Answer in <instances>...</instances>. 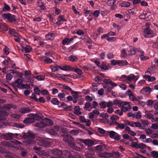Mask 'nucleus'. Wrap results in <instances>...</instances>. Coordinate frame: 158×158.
Instances as JSON below:
<instances>
[{
  "label": "nucleus",
  "mask_w": 158,
  "mask_h": 158,
  "mask_svg": "<svg viewBox=\"0 0 158 158\" xmlns=\"http://www.w3.org/2000/svg\"><path fill=\"white\" fill-rule=\"evenodd\" d=\"M10 10V6L6 3H4V6L3 8V11H9Z\"/></svg>",
  "instance_id": "nucleus-32"
},
{
  "label": "nucleus",
  "mask_w": 158,
  "mask_h": 158,
  "mask_svg": "<svg viewBox=\"0 0 158 158\" xmlns=\"http://www.w3.org/2000/svg\"><path fill=\"white\" fill-rule=\"evenodd\" d=\"M121 101L118 100H115L114 101L113 104L117 105H118L119 106H121L122 105V102H121Z\"/></svg>",
  "instance_id": "nucleus-43"
},
{
  "label": "nucleus",
  "mask_w": 158,
  "mask_h": 158,
  "mask_svg": "<svg viewBox=\"0 0 158 158\" xmlns=\"http://www.w3.org/2000/svg\"><path fill=\"white\" fill-rule=\"evenodd\" d=\"M45 76L42 75H40L35 77V78L38 81H42L44 79Z\"/></svg>",
  "instance_id": "nucleus-46"
},
{
  "label": "nucleus",
  "mask_w": 158,
  "mask_h": 158,
  "mask_svg": "<svg viewBox=\"0 0 158 158\" xmlns=\"http://www.w3.org/2000/svg\"><path fill=\"white\" fill-rule=\"evenodd\" d=\"M51 102L55 105H58L60 103V102L56 98H52L51 99Z\"/></svg>",
  "instance_id": "nucleus-31"
},
{
  "label": "nucleus",
  "mask_w": 158,
  "mask_h": 158,
  "mask_svg": "<svg viewBox=\"0 0 158 158\" xmlns=\"http://www.w3.org/2000/svg\"><path fill=\"white\" fill-rule=\"evenodd\" d=\"M98 103L96 101H93L92 103V106L91 108V109H92L93 108H95L98 105Z\"/></svg>",
  "instance_id": "nucleus-62"
},
{
  "label": "nucleus",
  "mask_w": 158,
  "mask_h": 158,
  "mask_svg": "<svg viewBox=\"0 0 158 158\" xmlns=\"http://www.w3.org/2000/svg\"><path fill=\"white\" fill-rule=\"evenodd\" d=\"M144 78L147 81L149 82H152L156 80V78L155 77L153 76L151 77L149 75H144Z\"/></svg>",
  "instance_id": "nucleus-16"
},
{
  "label": "nucleus",
  "mask_w": 158,
  "mask_h": 158,
  "mask_svg": "<svg viewBox=\"0 0 158 158\" xmlns=\"http://www.w3.org/2000/svg\"><path fill=\"white\" fill-rule=\"evenodd\" d=\"M135 76L133 74H131V75L127 76L126 75H123L119 79H122L123 78H124V80L130 81L134 79Z\"/></svg>",
  "instance_id": "nucleus-7"
},
{
  "label": "nucleus",
  "mask_w": 158,
  "mask_h": 158,
  "mask_svg": "<svg viewBox=\"0 0 158 158\" xmlns=\"http://www.w3.org/2000/svg\"><path fill=\"white\" fill-rule=\"evenodd\" d=\"M6 150L4 147L0 146V153L3 154L6 152Z\"/></svg>",
  "instance_id": "nucleus-64"
},
{
  "label": "nucleus",
  "mask_w": 158,
  "mask_h": 158,
  "mask_svg": "<svg viewBox=\"0 0 158 158\" xmlns=\"http://www.w3.org/2000/svg\"><path fill=\"white\" fill-rule=\"evenodd\" d=\"M98 155L101 157L106 158H110V153L107 152L100 153Z\"/></svg>",
  "instance_id": "nucleus-24"
},
{
  "label": "nucleus",
  "mask_w": 158,
  "mask_h": 158,
  "mask_svg": "<svg viewBox=\"0 0 158 158\" xmlns=\"http://www.w3.org/2000/svg\"><path fill=\"white\" fill-rule=\"evenodd\" d=\"M83 143L88 147H90L94 144V142L91 139H84Z\"/></svg>",
  "instance_id": "nucleus-13"
},
{
  "label": "nucleus",
  "mask_w": 158,
  "mask_h": 158,
  "mask_svg": "<svg viewBox=\"0 0 158 158\" xmlns=\"http://www.w3.org/2000/svg\"><path fill=\"white\" fill-rule=\"evenodd\" d=\"M63 76L66 77H70L71 78H77V75L75 74L72 73L70 74H63Z\"/></svg>",
  "instance_id": "nucleus-48"
},
{
  "label": "nucleus",
  "mask_w": 158,
  "mask_h": 158,
  "mask_svg": "<svg viewBox=\"0 0 158 158\" xmlns=\"http://www.w3.org/2000/svg\"><path fill=\"white\" fill-rule=\"evenodd\" d=\"M80 156L71 152L69 154L67 158H80Z\"/></svg>",
  "instance_id": "nucleus-34"
},
{
  "label": "nucleus",
  "mask_w": 158,
  "mask_h": 158,
  "mask_svg": "<svg viewBox=\"0 0 158 158\" xmlns=\"http://www.w3.org/2000/svg\"><path fill=\"white\" fill-rule=\"evenodd\" d=\"M99 105L101 109H105L106 107V102L105 101L101 102L99 103Z\"/></svg>",
  "instance_id": "nucleus-40"
},
{
  "label": "nucleus",
  "mask_w": 158,
  "mask_h": 158,
  "mask_svg": "<svg viewBox=\"0 0 158 158\" xmlns=\"http://www.w3.org/2000/svg\"><path fill=\"white\" fill-rule=\"evenodd\" d=\"M145 117L148 119L152 118L153 120H154L155 118H153V115L151 113H147L145 115Z\"/></svg>",
  "instance_id": "nucleus-45"
},
{
  "label": "nucleus",
  "mask_w": 158,
  "mask_h": 158,
  "mask_svg": "<svg viewBox=\"0 0 158 158\" xmlns=\"http://www.w3.org/2000/svg\"><path fill=\"white\" fill-rule=\"evenodd\" d=\"M129 52L131 54L135 55V48L131 46H130L129 47Z\"/></svg>",
  "instance_id": "nucleus-33"
},
{
  "label": "nucleus",
  "mask_w": 158,
  "mask_h": 158,
  "mask_svg": "<svg viewBox=\"0 0 158 158\" xmlns=\"http://www.w3.org/2000/svg\"><path fill=\"white\" fill-rule=\"evenodd\" d=\"M137 10L134 8L130 9L128 10L129 13L131 15H133L136 14Z\"/></svg>",
  "instance_id": "nucleus-38"
},
{
  "label": "nucleus",
  "mask_w": 158,
  "mask_h": 158,
  "mask_svg": "<svg viewBox=\"0 0 158 158\" xmlns=\"http://www.w3.org/2000/svg\"><path fill=\"white\" fill-rule=\"evenodd\" d=\"M98 132L101 134H106L107 135V131L104 130L103 129L99 127L98 128Z\"/></svg>",
  "instance_id": "nucleus-44"
},
{
  "label": "nucleus",
  "mask_w": 158,
  "mask_h": 158,
  "mask_svg": "<svg viewBox=\"0 0 158 158\" xmlns=\"http://www.w3.org/2000/svg\"><path fill=\"white\" fill-rule=\"evenodd\" d=\"M31 50V48L29 45H27L24 48V51L25 53L29 52Z\"/></svg>",
  "instance_id": "nucleus-49"
},
{
  "label": "nucleus",
  "mask_w": 158,
  "mask_h": 158,
  "mask_svg": "<svg viewBox=\"0 0 158 158\" xmlns=\"http://www.w3.org/2000/svg\"><path fill=\"white\" fill-rule=\"evenodd\" d=\"M103 150V146L102 145L97 146L95 148V151L97 152H100Z\"/></svg>",
  "instance_id": "nucleus-25"
},
{
  "label": "nucleus",
  "mask_w": 158,
  "mask_h": 158,
  "mask_svg": "<svg viewBox=\"0 0 158 158\" xmlns=\"http://www.w3.org/2000/svg\"><path fill=\"white\" fill-rule=\"evenodd\" d=\"M71 92V94H72L73 97L74 99H77L78 98V94H79V92L77 91H74L72 90Z\"/></svg>",
  "instance_id": "nucleus-30"
},
{
  "label": "nucleus",
  "mask_w": 158,
  "mask_h": 158,
  "mask_svg": "<svg viewBox=\"0 0 158 158\" xmlns=\"http://www.w3.org/2000/svg\"><path fill=\"white\" fill-rule=\"evenodd\" d=\"M8 29H9L8 31L9 33L11 35H13V34H17L15 30L14 29H12L10 27H7Z\"/></svg>",
  "instance_id": "nucleus-36"
},
{
  "label": "nucleus",
  "mask_w": 158,
  "mask_h": 158,
  "mask_svg": "<svg viewBox=\"0 0 158 158\" xmlns=\"http://www.w3.org/2000/svg\"><path fill=\"white\" fill-rule=\"evenodd\" d=\"M103 81L106 84H110L112 86L115 87L117 86V84L113 82L110 79H104Z\"/></svg>",
  "instance_id": "nucleus-12"
},
{
  "label": "nucleus",
  "mask_w": 158,
  "mask_h": 158,
  "mask_svg": "<svg viewBox=\"0 0 158 158\" xmlns=\"http://www.w3.org/2000/svg\"><path fill=\"white\" fill-rule=\"evenodd\" d=\"M69 59L72 62L76 61L78 60V58L77 57L73 55H70L69 57Z\"/></svg>",
  "instance_id": "nucleus-39"
},
{
  "label": "nucleus",
  "mask_w": 158,
  "mask_h": 158,
  "mask_svg": "<svg viewBox=\"0 0 158 158\" xmlns=\"http://www.w3.org/2000/svg\"><path fill=\"white\" fill-rule=\"evenodd\" d=\"M100 68L104 70H107L108 69V67L106 65H105L104 63H103L100 66Z\"/></svg>",
  "instance_id": "nucleus-59"
},
{
  "label": "nucleus",
  "mask_w": 158,
  "mask_h": 158,
  "mask_svg": "<svg viewBox=\"0 0 158 158\" xmlns=\"http://www.w3.org/2000/svg\"><path fill=\"white\" fill-rule=\"evenodd\" d=\"M139 145L137 142H132L131 143V146L132 147L135 148V149H138Z\"/></svg>",
  "instance_id": "nucleus-41"
},
{
  "label": "nucleus",
  "mask_w": 158,
  "mask_h": 158,
  "mask_svg": "<svg viewBox=\"0 0 158 158\" xmlns=\"http://www.w3.org/2000/svg\"><path fill=\"white\" fill-rule=\"evenodd\" d=\"M52 153L56 156H60L62 154V152L59 149H54L52 150Z\"/></svg>",
  "instance_id": "nucleus-19"
},
{
  "label": "nucleus",
  "mask_w": 158,
  "mask_h": 158,
  "mask_svg": "<svg viewBox=\"0 0 158 158\" xmlns=\"http://www.w3.org/2000/svg\"><path fill=\"white\" fill-rule=\"evenodd\" d=\"M31 116H32L34 119L36 120L39 119L40 118V116L37 114H31Z\"/></svg>",
  "instance_id": "nucleus-61"
},
{
  "label": "nucleus",
  "mask_w": 158,
  "mask_h": 158,
  "mask_svg": "<svg viewBox=\"0 0 158 158\" xmlns=\"http://www.w3.org/2000/svg\"><path fill=\"white\" fill-rule=\"evenodd\" d=\"M79 133V131L78 130L74 129L70 131V134L75 136L77 135Z\"/></svg>",
  "instance_id": "nucleus-42"
},
{
  "label": "nucleus",
  "mask_w": 158,
  "mask_h": 158,
  "mask_svg": "<svg viewBox=\"0 0 158 158\" xmlns=\"http://www.w3.org/2000/svg\"><path fill=\"white\" fill-rule=\"evenodd\" d=\"M56 35V33H55L48 34L46 35L45 38L47 40H52L54 39V37Z\"/></svg>",
  "instance_id": "nucleus-11"
},
{
  "label": "nucleus",
  "mask_w": 158,
  "mask_h": 158,
  "mask_svg": "<svg viewBox=\"0 0 158 158\" xmlns=\"http://www.w3.org/2000/svg\"><path fill=\"white\" fill-rule=\"evenodd\" d=\"M23 80L21 78L18 79L15 81V83L18 84L17 87H20V85L23 82Z\"/></svg>",
  "instance_id": "nucleus-51"
},
{
  "label": "nucleus",
  "mask_w": 158,
  "mask_h": 158,
  "mask_svg": "<svg viewBox=\"0 0 158 158\" xmlns=\"http://www.w3.org/2000/svg\"><path fill=\"white\" fill-rule=\"evenodd\" d=\"M62 92L63 93H60L58 94L57 97L59 98L60 101H65V102H67V101H65V98H64V99H63V98H65V94L64 93V92H65V91L62 90Z\"/></svg>",
  "instance_id": "nucleus-14"
},
{
  "label": "nucleus",
  "mask_w": 158,
  "mask_h": 158,
  "mask_svg": "<svg viewBox=\"0 0 158 158\" xmlns=\"http://www.w3.org/2000/svg\"><path fill=\"white\" fill-rule=\"evenodd\" d=\"M30 111V109L28 107H24L21 108L20 110V112L23 114L29 113Z\"/></svg>",
  "instance_id": "nucleus-21"
},
{
  "label": "nucleus",
  "mask_w": 158,
  "mask_h": 158,
  "mask_svg": "<svg viewBox=\"0 0 158 158\" xmlns=\"http://www.w3.org/2000/svg\"><path fill=\"white\" fill-rule=\"evenodd\" d=\"M150 153L151 154V156L154 157L158 158V152L153 151Z\"/></svg>",
  "instance_id": "nucleus-53"
},
{
  "label": "nucleus",
  "mask_w": 158,
  "mask_h": 158,
  "mask_svg": "<svg viewBox=\"0 0 158 158\" xmlns=\"http://www.w3.org/2000/svg\"><path fill=\"white\" fill-rule=\"evenodd\" d=\"M130 109V106H128L127 107H125L124 106H122V107L121 108V110L122 112H126L128 111Z\"/></svg>",
  "instance_id": "nucleus-57"
},
{
  "label": "nucleus",
  "mask_w": 158,
  "mask_h": 158,
  "mask_svg": "<svg viewBox=\"0 0 158 158\" xmlns=\"http://www.w3.org/2000/svg\"><path fill=\"white\" fill-rule=\"evenodd\" d=\"M146 27L144 29L143 36L145 38H151L154 37L156 34L155 32L150 28V25L148 23L145 24Z\"/></svg>",
  "instance_id": "nucleus-3"
},
{
  "label": "nucleus",
  "mask_w": 158,
  "mask_h": 158,
  "mask_svg": "<svg viewBox=\"0 0 158 158\" xmlns=\"http://www.w3.org/2000/svg\"><path fill=\"white\" fill-rule=\"evenodd\" d=\"M85 156L86 158H94V153L91 152H85Z\"/></svg>",
  "instance_id": "nucleus-20"
},
{
  "label": "nucleus",
  "mask_w": 158,
  "mask_h": 158,
  "mask_svg": "<svg viewBox=\"0 0 158 158\" xmlns=\"http://www.w3.org/2000/svg\"><path fill=\"white\" fill-rule=\"evenodd\" d=\"M91 103L89 102H87L85 104V106L83 108L85 110H86L89 108L91 109Z\"/></svg>",
  "instance_id": "nucleus-50"
},
{
  "label": "nucleus",
  "mask_w": 158,
  "mask_h": 158,
  "mask_svg": "<svg viewBox=\"0 0 158 158\" xmlns=\"http://www.w3.org/2000/svg\"><path fill=\"white\" fill-rule=\"evenodd\" d=\"M22 138L27 139L26 142L27 144H31L35 143V141L34 140L35 136V134L32 132L28 131V133H25L23 135H21Z\"/></svg>",
  "instance_id": "nucleus-2"
},
{
  "label": "nucleus",
  "mask_w": 158,
  "mask_h": 158,
  "mask_svg": "<svg viewBox=\"0 0 158 158\" xmlns=\"http://www.w3.org/2000/svg\"><path fill=\"white\" fill-rule=\"evenodd\" d=\"M107 135L108 134L109 135L110 138L114 139L115 135L116 134V132L113 131H107Z\"/></svg>",
  "instance_id": "nucleus-28"
},
{
  "label": "nucleus",
  "mask_w": 158,
  "mask_h": 158,
  "mask_svg": "<svg viewBox=\"0 0 158 158\" xmlns=\"http://www.w3.org/2000/svg\"><path fill=\"white\" fill-rule=\"evenodd\" d=\"M74 72L79 75H81L82 73V71L79 68L75 69H74Z\"/></svg>",
  "instance_id": "nucleus-63"
},
{
  "label": "nucleus",
  "mask_w": 158,
  "mask_h": 158,
  "mask_svg": "<svg viewBox=\"0 0 158 158\" xmlns=\"http://www.w3.org/2000/svg\"><path fill=\"white\" fill-rule=\"evenodd\" d=\"M147 146L143 143H140L139 145L138 148L144 149L146 148Z\"/></svg>",
  "instance_id": "nucleus-58"
},
{
  "label": "nucleus",
  "mask_w": 158,
  "mask_h": 158,
  "mask_svg": "<svg viewBox=\"0 0 158 158\" xmlns=\"http://www.w3.org/2000/svg\"><path fill=\"white\" fill-rule=\"evenodd\" d=\"M73 40L74 38L73 37H72L70 39L66 38L62 40V44L64 45H70L73 43Z\"/></svg>",
  "instance_id": "nucleus-9"
},
{
  "label": "nucleus",
  "mask_w": 158,
  "mask_h": 158,
  "mask_svg": "<svg viewBox=\"0 0 158 158\" xmlns=\"http://www.w3.org/2000/svg\"><path fill=\"white\" fill-rule=\"evenodd\" d=\"M120 154L118 152H114L113 153H110V156L114 158H117L120 156Z\"/></svg>",
  "instance_id": "nucleus-29"
},
{
  "label": "nucleus",
  "mask_w": 158,
  "mask_h": 158,
  "mask_svg": "<svg viewBox=\"0 0 158 158\" xmlns=\"http://www.w3.org/2000/svg\"><path fill=\"white\" fill-rule=\"evenodd\" d=\"M34 121V119L29 118H27L23 120V122L26 124H30Z\"/></svg>",
  "instance_id": "nucleus-26"
},
{
  "label": "nucleus",
  "mask_w": 158,
  "mask_h": 158,
  "mask_svg": "<svg viewBox=\"0 0 158 158\" xmlns=\"http://www.w3.org/2000/svg\"><path fill=\"white\" fill-rule=\"evenodd\" d=\"M107 58L109 59H111L114 58V56L111 52H109L106 54Z\"/></svg>",
  "instance_id": "nucleus-54"
},
{
  "label": "nucleus",
  "mask_w": 158,
  "mask_h": 158,
  "mask_svg": "<svg viewBox=\"0 0 158 158\" xmlns=\"http://www.w3.org/2000/svg\"><path fill=\"white\" fill-rule=\"evenodd\" d=\"M117 0H106L107 5L109 6H113L114 4Z\"/></svg>",
  "instance_id": "nucleus-35"
},
{
  "label": "nucleus",
  "mask_w": 158,
  "mask_h": 158,
  "mask_svg": "<svg viewBox=\"0 0 158 158\" xmlns=\"http://www.w3.org/2000/svg\"><path fill=\"white\" fill-rule=\"evenodd\" d=\"M77 43H76L69 48L68 50H69V52H70L72 51H74V50H76L77 49Z\"/></svg>",
  "instance_id": "nucleus-22"
},
{
  "label": "nucleus",
  "mask_w": 158,
  "mask_h": 158,
  "mask_svg": "<svg viewBox=\"0 0 158 158\" xmlns=\"http://www.w3.org/2000/svg\"><path fill=\"white\" fill-rule=\"evenodd\" d=\"M57 20L60 22L67 21V20L64 18V16L63 15L59 16L57 18Z\"/></svg>",
  "instance_id": "nucleus-56"
},
{
  "label": "nucleus",
  "mask_w": 158,
  "mask_h": 158,
  "mask_svg": "<svg viewBox=\"0 0 158 158\" xmlns=\"http://www.w3.org/2000/svg\"><path fill=\"white\" fill-rule=\"evenodd\" d=\"M70 146L72 149L76 151L81 152L82 150V148H81V147L77 146L73 143V142L72 144H71Z\"/></svg>",
  "instance_id": "nucleus-15"
},
{
  "label": "nucleus",
  "mask_w": 158,
  "mask_h": 158,
  "mask_svg": "<svg viewBox=\"0 0 158 158\" xmlns=\"http://www.w3.org/2000/svg\"><path fill=\"white\" fill-rule=\"evenodd\" d=\"M2 138L5 140H10L13 138H17L19 139L22 138L21 135L19 134L7 133L2 135Z\"/></svg>",
  "instance_id": "nucleus-5"
},
{
  "label": "nucleus",
  "mask_w": 158,
  "mask_h": 158,
  "mask_svg": "<svg viewBox=\"0 0 158 158\" xmlns=\"http://www.w3.org/2000/svg\"><path fill=\"white\" fill-rule=\"evenodd\" d=\"M74 69V68L68 65H65L63 67H61V70L64 71H68L69 70L73 71Z\"/></svg>",
  "instance_id": "nucleus-18"
},
{
  "label": "nucleus",
  "mask_w": 158,
  "mask_h": 158,
  "mask_svg": "<svg viewBox=\"0 0 158 158\" xmlns=\"http://www.w3.org/2000/svg\"><path fill=\"white\" fill-rule=\"evenodd\" d=\"M119 117L117 115H112L110 117V119L112 120L117 121L118 120Z\"/></svg>",
  "instance_id": "nucleus-60"
},
{
  "label": "nucleus",
  "mask_w": 158,
  "mask_h": 158,
  "mask_svg": "<svg viewBox=\"0 0 158 158\" xmlns=\"http://www.w3.org/2000/svg\"><path fill=\"white\" fill-rule=\"evenodd\" d=\"M128 64V62L126 60H118V65L120 66H123L127 65Z\"/></svg>",
  "instance_id": "nucleus-23"
},
{
  "label": "nucleus",
  "mask_w": 158,
  "mask_h": 158,
  "mask_svg": "<svg viewBox=\"0 0 158 158\" xmlns=\"http://www.w3.org/2000/svg\"><path fill=\"white\" fill-rule=\"evenodd\" d=\"M44 61L46 64H50L53 62L52 60L49 57L46 58L44 60Z\"/></svg>",
  "instance_id": "nucleus-52"
},
{
  "label": "nucleus",
  "mask_w": 158,
  "mask_h": 158,
  "mask_svg": "<svg viewBox=\"0 0 158 158\" xmlns=\"http://www.w3.org/2000/svg\"><path fill=\"white\" fill-rule=\"evenodd\" d=\"M129 98L132 101H136L137 102L138 101V99L135 97L133 95V94H131V95L129 96Z\"/></svg>",
  "instance_id": "nucleus-47"
},
{
  "label": "nucleus",
  "mask_w": 158,
  "mask_h": 158,
  "mask_svg": "<svg viewBox=\"0 0 158 158\" xmlns=\"http://www.w3.org/2000/svg\"><path fill=\"white\" fill-rule=\"evenodd\" d=\"M2 18L3 19H6L8 22L10 23H14V24L18 23V22L16 18V16L10 13L4 14L2 15Z\"/></svg>",
  "instance_id": "nucleus-4"
},
{
  "label": "nucleus",
  "mask_w": 158,
  "mask_h": 158,
  "mask_svg": "<svg viewBox=\"0 0 158 158\" xmlns=\"http://www.w3.org/2000/svg\"><path fill=\"white\" fill-rule=\"evenodd\" d=\"M130 5V2L127 1L123 2L121 4V6L123 7H128Z\"/></svg>",
  "instance_id": "nucleus-37"
},
{
  "label": "nucleus",
  "mask_w": 158,
  "mask_h": 158,
  "mask_svg": "<svg viewBox=\"0 0 158 158\" xmlns=\"http://www.w3.org/2000/svg\"><path fill=\"white\" fill-rule=\"evenodd\" d=\"M53 124V122L52 120L45 118L40 123H36L35 126L36 127L43 128L46 126H52Z\"/></svg>",
  "instance_id": "nucleus-1"
},
{
  "label": "nucleus",
  "mask_w": 158,
  "mask_h": 158,
  "mask_svg": "<svg viewBox=\"0 0 158 158\" xmlns=\"http://www.w3.org/2000/svg\"><path fill=\"white\" fill-rule=\"evenodd\" d=\"M61 136L64 137L63 140L65 142L68 143L70 146L73 142L72 141L73 139L70 135H62Z\"/></svg>",
  "instance_id": "nucleus-6"
},
{
  "label": "nucleus",
  "mask_w": 158,
  "mask_h": 158,
  "mask_svg": "<svg viewBox=\"0 0 158 158\" xmlns=\"http://www.w3.org/2000/svg\"><path fill=\"white\" fill-rule=\"evenodd\" d=\"M38 144L40 146L44 147H47L50 146V142L42 139H39Z\"/></svg>",
  "instance_id": "nucleus-8"
},
{
  "label": "nucleus",
  "mask_w": 158,
  "mask_h": 158,
  "mask_svg": "<svg viewBox=\"0 0 158 158\" xmlns=\"http://www.w3.org/2000/svg\"><path fill=\"white\" fill-rule=\"evenodd\" d=\"M139 57L140 60H147L149 59V57L147 56H145L144 55H139Z\"/></svg>",
  "instance_id": "nucleus-55"
},
{
  "label": "nucleus",
  "mask_w": 158,
  "mask_h": 158,
  "mask_svg": "<svg viewBox=\"0 0 158 158\" xmlns=\"http://www.w3.org/2000/svg\"><path fill=\"white\" fill-rule=\"evenodd\" d=\"M12 108H15L16 106L13 104H8L4 105L3 106V110H9Z\"/></svg>",
  "instance_id": "nucleus-10"
},
{
  "label": "nucleus",
  "mask_w": 158,
  "mask_h": 158,
  "mask_svg": "<svg viewBox=\"0 0 158 158\" xmlns=\"http://www.w3.org/2000/svg\"><path fill=\"white\" fill-rule=\"evenodd\" d=\"M100 14L99 10H96L94 11L93 12H92L91 16H94V18H97L98 17Z\"/></svg>",
  "instance_id": "nucleus-27"
},
{
  "label": "nucleus",
  "mask_w": 158,
  "mask_h": 158,
  "mask_svg": "<svg viewBox=\"0 0 158 158\" xmlns=\"http://www.w3.org/2000/svg\"><path fill=\"white\" fill-rule=\"evenodd\" d=\"M51 68L52 72H56V71L59 70V69H61V67L55 64L54 65H52L51 67Z\"/></svg>",
  "instance_id": "nucleus-17"
}]
</instances>
